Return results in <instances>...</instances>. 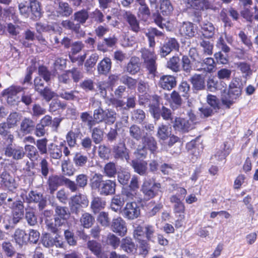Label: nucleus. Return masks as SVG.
I'll return each mask as SVG.
<instances>
[{
    "instance_id": "4468645a",
    "label": "nucleus",
    "mask_w": 258,
    "mask_h": 258,
    "mask_svg": "<svg viewBox=\"0 0 258 258\" xmlns=\"http://www.w3.org/2000/svg\"><path fill=\"white\" fill-rule=\"evenodd\" d=\"M170 202L173 204V211L175 217L184 218L185 206L178 197L174 195L170 197Z\"/></svg>"
},
{
    "instance_id": "37998d69",
    "label": "nucleus",
    "mask_w": 258,
    "mask_h": 258,
    "mask_svg": "<svg viewBox=\"0 0 258 258\" xmlns=\"http://www.w3.org/2000/svg\"><path fill=\"white\" fill-rule=\"evenodd\" d=\"M170 106L173 110H176L182 105V100L179 93L176 91H173L170 94Z\"/></svg>"
},
{
    "instance_id": "393cba45",
    "label": "nucleus",
    "mask_w": 258,
    "mask_h": 258,
    "mask_svg": "<svg viewBox=\"0 0 258 258\" xmlns=\"http://www.w3.org/2000/svg\"><path fill=\"white\" fill-rule=\"evenodd\" d=\"M42 243L44 246L49 248L55 245L57 247H62L63 243L56 237H53L49 234H44L42 238Z\"/></svg>"
},
{
    "instance_id": "423d86ee",
    "label": "nucleus",
    "mask_w": 258,
    "mask_h": 258,
    "mask_svg": "<svg viewBox=\"0 0 258 258\" xmlns=\"http://www.w3.org/2000/svg\"><path fill=\"white\" fill-rule=\"evenodd\" d=\"M0 185L2 188L10 191H14L18 186L15 179L6 170L0 173Z\"/></svg>"
},
{
    "instance_id": "58836bf2",
    "label": "nucleus",
    "mask_w": 258,
    "mask_h": 258,
    "mask_svg": "<svg viewBox=\"0 0 258 258\" xmlns=\"http://www.w3.org/2000/svg\"><path fill=\"white\" fill-rule=\"evenodd\" d=\"M235 66L241 72L244 78H246L252 75V71L249 63L245 61H239L235 62Z\"/></svg>"
},
{
    "instance_id": "0e129e2a",
    "label": "nucleus",
    "mask_w": 258,
    "mask_h": 258,
    "mask_svg": "<svg viewBox=\"0 0 258 258\" xmlns=\"http://www.w3.org/2000/svg\"><path fill=\"white\" fill-rule=\"evenodd\" d=\"M20 120L21 116L20 114L16 112H14L10 114L5 122L12 128H14L17 125Z\"/></svg>"
},
{
    "instance_id": "412c9836",
    "label": "nucleus",
    "mask_w": 258,
    "mask_h": 258,
    "mask_svg": "<svg viewBox=\"0 0 258 258\" xmlns=\"http://www.w3.org/2000/svg\"><path fill=\"white\" fill-rule=\"evenodd\" d=\"M177 84L176 78L172 75H163L160 78L159 86L164 90H171Z\"/></svg>"
},
{
    "instance_id": "864d4df0",
    "label": "nucleus",
    "mask_w": 258,
    "mask_h": 258,
    "mask_svg": "<svg viewBox=\"0 0 258 258\" xmlns=\"http://www.w3.org/2000/svg\"><path fill=\"white\" fill-rule=\"evenodd\" d=\"M2 248L5 254L8 257H12L16 254L14 246L10 241H4L2 244Z\"/></svg>"
},
{
    "instance_id": "13d9d810",
    "label": "nucleus",
    "mask_w": 258,
    "mask_h": 258,
    "mask_svg": "<svg viewBox=\"0 0 258 258\" xmlns=\"http://www.w3.org/2000/svg\"><path fill=\"white\" fill-rule=\"evenodd\" d=\"M131 118L136 123H141L146 118L144 111L140 109L134 110L131 113Z\"/></svg>"
},
{
    "instance_id": "09e8293b",
    "label": "nucleus",
    "mask_w": 258,
    "mask_h": 258,
    "mask_svg": "<svg viewBox=\"0 0 258 258\" xmlns=\"http://www.w3.org/2000/svg\"><path fill=\"white\" fill-rule=\"evenodd\" d=\"M14 238L16 243L19 245H22L28 241L27 234L25 233V231L20 229L16 230Z\"/></svg>"
},
{
    "instance_id": "a19ab883",
    "label": "nucleus",
    "mask_w": 258,
    "mask_h": 258,
    "mask_svg": "<svg viewBox=\"0 0 258 258\" xmlns=\"http://www.w3.org/2000/svg\"><path fill=\"white\" fill-rule=\"evenodd\" d=\"M104 181L102 174L95 173L90 179V185L92 189L98 190Z\"/></svg>"
},
{
    "instance_id": "bb28decb",
    "label": "nucleus",
    "mask_w": 258,
    "mask_h": 258,
    "mask_svg": "<svg viewBox=\"0 0 258 258\" xmlns=\"http://www.w3.org/2000/svg\"><path fill=\"white\" fill-rule=\"evenodd\" d=\"M117 39L114 35L104 38L102 42H98L97 49L102 52H106L108 47H113L117 43Z\"/></svg>"
},
{
    "instance_id": "1a4fd4ad",
    "label": "nucleus",
    "mask_w": 258,
    "mask_h": 258,
    "mask_svg": "<svg viewBox=\"0 0 258 258\" xmlns=\"http://www.w3.org/2000/svg\"><path fill=\"white\" fill-rule=\"evenodd\" d=\"M88 176L85 174H80L76 177L75 181L68 178L67 180V187L71 192H76L79 188H84L88 183Z\"/></svg>"
},
{
    "instance_id": "ea45409f",
    "label": "nucleus",
    "mask_w": 258,
    "mask_h": 258,
    "mask_svg": "<svg viewBox=\"0 0 258 258\" xmlns=\"http://www.w3.org/2000/svg\"><path fill=\"white\" fill-rule=\"evenodd\" d=\"M34 122L29 118H24L21 123L20 130L26 134L31 133L34 130Z\"/></svg>"
},
{
    "instance_id": "f3484780",
    "label": "nucleus",
    "mask_w": 258,
    "mask_h": 258,
    "mask_svg": "<svg viewBox=\"0 0 258 258\" xmlns=\"http://www.w3.org/2000/svg\"><path fill=\"white\" fill-rule=\"evenodd\" d=\"M143 146L149 150L151 154L155 155L158 153V147L156 140L151 135L146 133L142 140Z\"/></svg>"
},
{
    "instance_id": "9d476101",
    "label": "nucleus",
    "mask_w": 258,
    "mask_h": 258,
    "mask_svg": "<svg viewBox=\"0 0 258 258\" xmlns=\"http://www.w3.org/2000/svg\"><path fill=\"white\" fill-rule=\"evenodd\" d=\"M24 201L16 200L11 204L12 213V223L17 224L23 218L24 215Z\"/></svg>"
},
{
    "instance_id": "680f3d73",
    "label": "nucleus",
    "mask_w": 258,
    "mask_h": 258,
    "mask_svg": "<svg viewBox=\"0 0 258 258\" xmlns=\"http://www.w3.org/2000/svg\"><path fill=\"white\" fill-rule=\"evenodd\" d=\"M58 82L60 85L71 86L73 84V81L70 77L68 70L65 71L62 74L57 76Z\"/></svg>"
},
{
    "instance_id": "3c124183",
    "label": "nucleus",
    "mask_w": 258,
    "mask_h": 258,
    "mask_svg": "<svg viewBox=\"0 0 258 258\" xmlns=\"http://www.w3.org/2000/svg\"><path fill=\"white\" fill-rule=\"evenodd\" d=\"M105 204V201L101 198L94 197L91 202V207L94 213H97L104 208Z\"/></svg>"
},
{
    "instance_id": "c03bdc74",
    "label": "nucleus",
    "mask_w": 258,
    "mask_h": 258,
    "mask_svg": "<svg viewBox=\"0 0 258 258\" xmlns=\"http://www.w3.org/2000/svg\"><path fill=\"white\" fill-rule=\"evenodd\" d=\"M117 119V113L116 111L111 108H106L105 109L104 121V123L106 125L113 124Z\"/></svg>"
},
{
    "instance_id": "de8ad7c7",
    "label": "nucleus",
    "mask_w": 258,
    "mask_h": 258,
    "mask_svg": "<svg viewBox=\"0 0 258 258\" xmlns=\"http://www.w3.org/2000/svg\"><path fill=\"white\" fill-rule=\"evenodd\" d=\"M128 132L130 136L136 141L142 140L144 133V131L136 124L131 125Z\"/></svg>"
},
{
    "instance_id": "ddd939ff",
    "label": "nucleus",
    "mask_w": 258,
    "mask_h": 258,
    "mask_svg": "<svg viewBox=\"0 0 258 258\" xmlns=\"http://www.w3.org/2000/svg\"><path fill=\"white\" fill-rule=\"evenodd\" d=\"M179 48V44L175 38H170L161 45L159 48V54L161 57H164L172 51L176 50Z\"/></svg>"
},
{
    "instance_id": "a878e982",
    "label": "nucleus",
    "mask_w": 258,
    "mask_h": 258,
    "mask_svg": "<svg viewBox=\"0 0 258 258\" xmlns=\"http://www.w3.org/2000/svg\"><path fill=\"white\" fill-rule=\"evenodd\" d=\"M123 16L128 24L131 30L135 32H138L140 30L139 21L131 12H125Z\"/></svg>"
},
{
    "instance_id": "f704fd0d",
    "label": "nucleus",
    "mask_w": 258,
    "mask_h": 258,
    "mask_svg": "<svg viewBox=\"0 0 258 258\" xmlns=\"http://www.w3.org/2000/svg\"><path fill=\"white\" fill-rule=\"evenodd\" d=\"M201 28L202 34L205 38H211L214 35L215 28L212 23L204 22L201 25Z\"/></svg>"
},
{
    "instance_id": "b1692460",
    "label": "nucleus",
    "mask_w": 258,
    "mask_h": 258,
    "mask_svg": "<svg viewBox=\"0 0 258 258\" xmlns=\"http://www.w3.org/2000/svg\"><path fill=\"white\" fill-rule=\"evenodd\" d=\"M197 32V28L191 22H183L179 28V32L183 36L192 37Z\"/></svg>"
},
{
    "instance_id": "338daca9",
    "label": "nucleus",
    "mask_w": 258,
    "mask_h": 258,
    "mask_svg": "<svg viewBox=\"0 0 258 258\" xmlns=\"http://www.w3.org/2000/svg\"><path fill=\"white\" fill-rule=\"evenodd\" d=\"M80 117L83 122L87 123L89 130H91L94 126L96 125L93 116L90 115L87 112L82 113Z\"/></svg>"
},
{
    "instance_id": "774afa93",
    "label": "nucleus",
    "mask_w": 258,
    "mask_h": 258,
    "mask_svg": "<svg viewBox=\"0 0 258 258\" xmlns=\"http://www.w3.org/2000/svg\"><path fill=\"white\" fill-rule=\"evenodd\" d=\"M105 242L115 249L119 245L120 241L118 237L110 233L106 236Z\"/></svg>"
},
{
    "instance_id": "603ef678",
    "label": "nucleus",
    "mask_w": 258,
    "mask_h": 258,
    "mask_svg": "<svg viewBox=\"0 0 258 258\" xmlns=\"http://www.w3.org/2000/svg\"><path fill=\"white\" fill-rule=\"evenodd\" d=\"M25 153L27 152V157L31 161L37 160L39 155L37 148L33 145H26L24 148Z\"/></svg>"
},
{
    "instance_id": "20e7f679",
    "label": "nucleus",
    "mask_w": 258,
    "mask_h": 258,
    "mask_svg": "<svg viewBox=\"0 0 258 258\" xmlns=\"http://www.w3.org/2000/svg\"><path fill=\"white\" fill-rule=\"evenodd\" d=\"M160 188V183L155 182L151 179H145L142 186V191L147 200H150L157 196L161 191Z\"/></svg>"
},
{
    "instance_id": "f257e3e1",
    "label": "nucleus",
    "mask_w": 258,
    "mask_h": 258,
    "mask_svg": "<svg viewBox=\"0 0 258 258\" xmlns=\"http://www.w3.org/2000/svg\"><path fill=\"white\" fill-rule=\"evenodd\" d=\"M89 18V12L83 9L74 13L73 20H66L61 21L60 25L66 30L71 31L78 38L83 37L85 31L81 28V25L86 23Z\"/></svg>"
},
{
    "instance_id": "6e6d98bb",
    "label": "nucleus",
    "mask_w": 258,
    "mask_h": 258,
    "mask_svg": "<svg viewBox=\"0 0 258 258\" xmlns=\"http://www.w3.org/2000/svg\"><path fill=\"white\" fill-rule=\"evenodd\" d=\"M29 9L35 19H39L41 17V8L37 0H29Z\"/></svg>"
},
{
    "instance_id": "5701e85b",
    "label": "nucleus",
    "mask_w": 258,
    "mask_h": 258,
    "mask_svg": "<svg viewBox=\"0 0 258 258\" xmlns=\"http://www.w3.org/2000/svg\"><path fill=\"white\" fill-rule=\"evenodd\" d=\"M175 130L181 133H187L195 127L186 118H176L173 124Z\"/></svg>"
},
{
    "instance_id": "c9c22d12",
    "label": "nucleus",
    "mask_w": 258,
    "mask_h": 258,
    "mask_svg": "<svg viewBox=\"0 0 258 258\" xmlns=\"http://www.w3.org/2000/svg\"><path fill=\"white\" fill-rule=\"evenodd\" d=\"M57 13L62 17H69L73 12V8L67 2H60L58 4V7Z\"/></svg>"
},
{
    "instance_id": "79ce46f5",
    "label": "nucleus",
    "mask_w": 258,
    "mask_h": 258,
    "mask_svg": "<svg viewBox=\"0 0 258 258\" xmlns=\"http://www.w3.org/2000/svg\"><path fill=\"white\" fill-rule=\"evenodd\" d=\"M166 67L173 72H179L181 68L179 57L178 56H173L170 58L167 62Z\"/></svg>"
},
{
    "instance_id": "c85d7f7f",
    "label": "nucleus",
    "mask_w": 258,
    "mask_h": 258,
    "mask_svg": "<svg viewBox=\"0 0 258 258\" xmlns=\"http://www.w3.org/2000/svg\"><path fill=\"white\" fill-rule=\"evenodd\" d=\"M70 215V213L67 207L59 206L55 207L54 218H58L61 222L66 225Z\"/></svg>"
},
{
    "instance_id": "6ab92c4d",
    "label": "nucleus",
    "mask_w": 258,
    "mask_h": 258,
    "mask_svg": "<svg viewBox=\"0 0 258 258\" xmlns=\"http://www.w3.org/2000/svg\"><path fill=\"white\" fill-rule=\"evenodd\" d=\"M83 136L79 127L72 128L66 136V142L70 148H73L77 145V140L81 139Z\"/></svg>"
},
{
    "instance_id": "f8f14e48",
    "label": "nucleus",
    "mask_w": 258,
    "mask_h": 258,
    "mask_svg": "<svg viewBox=\"0 0 258 258\" xmlns=\"http://www.w3.org/2000/svg\"><path fill=\"white\" fill-rule=\"evenodd\" d=\"M67 180H68V178L63 176L54 174L50 176L47 181L50 193L53 194L59 186L62 185L63 184L67 186Z\"/></svg>"
},
{
    "instance_id": "69168bd1",
    "label": "nucleus",
    "mask_w": 258,
    "mask_h": 258,
    "mask_svg": "<svg viewBox=\"0 0 258 258\" xmlns=\"http://www.w3.org/2000/svg\"><path fill=\"white\" fill-rule=\"evenodd\" d=\"M25 219L27 224L31 226H35L37 223V219L35 212L31 209H26Z\"/></svg>"
},
{
    "instance_id": "2f4dec72",
    "label": "nucleus",
    "mask_w": 258,
    "mask_h": 258,
    "mask_svg": "<svg viewBox=\"0 0 258 258\" xmlns=\"http://www.w3.org/2000/svg\"><path fill=\"white\" fill-rule=\"evenodd\" d=\"M140 58L138 57L133 56L127 64L126 71L131 75H135L140 71Z\"/></svg>"
},
{
    "instance_id": "e2e57ef3",
    "label": "nucleus",
    "mask_w": 258,
    "mask_h": 258,
    "mask_svg": "<svg viewBox=\"0 0 258 258\" xmlns=\"http://www.w3.org/2000/svg\"><path fill=\"white\" fill-rule=\"evenodd\" d=\"M80 222L84 228H89L93 224L94 218L90 214L85 213L82 215Z\"/></svg>"
},
{
    "instance_id": "4c0bfd02",
    "label": "nucleus",
    "mask_w": 258,
    "mask_h": 258,
    "mask_svg": "<svg viewBox=\"0 0 258 258\" xmlns=\"http://www.w3.org/2000/svg\"><path fill=\"white\" fill-rule=\"evenodd\" d=\"M120 247L127 253H133L136 250L135 244L133 240L128 237L122 239Z\"/></svg>"
},
{
    "instance_id": "7c9ffc66",
    "label": "nucleus",
    "mask_w": 258,
    "mask_h": 258,
    "mask_svg": "<svg viewBox=\"0 0 258 258\" xmlns=\"http://www.w3.org/2000/svg\"><path fill=\"white\" fill-rule=\"evenodd\" d=\"M46 226L48 230L54 233H60L61 230V227L66 228L67 225L61 222L58 218H54V221H46Z\"/></svg>"
},
{
    "instance_id": "f03ea898",
    "label": "nucleus",
    "mask_w": 258,
    "mask_h": 258,
    "mask_svg": "<svg viewBox=\"0 0 258 258\" xmlns=\"http://www.w3.org/2000/svg\"><path fill=\"white\" fill-rule=\"evenodd\" d=\"M242 83L237 78L232 79L229 85V90L226 96L222 98V104L229 108L241 95Z\"/></svg>"
},
{
    "instance_id": "a211bd4d",
    "label": "nucleus",
    "mask_w": 258,
    "mask_h": 258,
    "mask_svg": "<svg viewBox=\"0 0 258 258\" xmlns=\"http://www.w3.org/2000/svg\"><path fill=\"white\" fill-rule=\"evenodd\" d=\"M111 230L119 236H123L127 232L125 221L121 217L113 219L111 224Z\"/></svg>"
},
{
    "instance_id": "a18cd8bd",
    "label": "nucleus",
    "mask_w": 258,
    "mask_h": 258,
    "mask_svg": "<svg viewBox=\"0 0 258 258\" xmlns=\"http://www.w3.org/2000/svg\"><path fill=\"white\" fill-rule=\"evenodd\" d=\"M124 203V198L120 195L114 196L110 204V208L114 212L121 211V207Z\"/></svg>"
},
{
    "instance_id": "473e14b6",
    "label": "nucleus",
    "mask_w": 258,
    "mask_h": 258,
    "mask_svg": "<svg viewBox=\"0 0 258 258\" xmlns=\"http://www.w3.org/2000/svg\"><path fill=\"white\" fill-rule=\"evenodd\" d=\"M189 81L195 90H202L205 88V79L201 75L195 74L190 78Z\"/></svg>"
},
{
    "instance_id": "4d7b16f0",
    "label": "nucleus",
    "mask_w": 258,
    "mask_h": 258,
    "mask_svg": "<svg viewBox=\"0 0 258 258\" xmlns=\"http://www.w3.org/2000/svg\"><path fill=\"white\" fill-rule=\"evenodd\" d=\"M88 160L87 156L82 155L81 153H76L73 159L75 166L78 168L84 167Z\"/></svg>"
},
{
    "instance_id": "c756f323",
    "label": "nucleus",
    "mask_w": 258,
    "mask_h": 258,
    "mask_svg": "<svg viewBox=\"0 0 258 258\" xmlns=\"http://www.w3.org/2000/svg\"><path fill=\"white\" fill-rule=\"evenodd\" d=\"M61 146H62V143H61L59 146L53 143H51L48 145L47 153L51 159H60L61 158L62 154Z\"/></svg>"
},
{
    "instance_id": "39448f33",
    "label": "nucleus",
    "mask_w": 258,
    "mask_h": 258,
    "mask_svg": "<svg viewBox=\"0 0 258 258\" xmlns=\"http://www.w3.org/2000/svg\"><path fill=\"white\" fill-rule=\"evenodd\" d=\"M120 213L125 219L133 220L140 216V208L136 202H128L120 211Z\"/></svg>"
},
{
    "instance_id": "8fccbe9b",
    "label": "nucleus",
    "mask_w": 258,
    "mask_h": 258,
    "mask_svg": "<svg viewBox=\"0 0 258 258\" xmlns=\"http://www.w3.org/2000/svg\"><path fill=\"white\" fill-rule=\"evenodd\" d=\"M91 130V137L94 143L96 144H100L104 138V132L103 130L99 127H92Z\"/></svg>"
},
{
    "instance_id": "4be33fe9",
    "label": "nucleus",
    "mask_w": 258,
    "mask_h": 258,
    "mask_svg": "<svg viewBox=\"0 0 258 258\" xmlns=\"http://www.w3.org/2000/svg\"><path fill=\"white\" fill-rule=\"evenodd\" d=\"M112 152L114 157L115 159L125 160L128 161L130 159V156L127 152V149L125 147L124 143H120L113 146Z\"/></svg>"
},
{
    "instance_id": "dca6fc26",
    "label": "nucleus",
    "mask_w": 258,
    "mask_h": 258,
    "mask_svg": "<svg viewBox=\"0 0 258 258\" xmlns=\"http://www.w3.org/2000/svg\"><path fill=\"white\" fill-rule=\"evenodd\" d=\"M87 246L97 258H108L107 253L103 250L100 242L94 240H88Z\"/></svg>"
},
{
    "instance_id": "cd10ccee",
    "label": "nucleus",
    "mask_w": 258,
    "mask_h": 258,
    "mask_svg": "<svg viewBox=\"0 0 258 258\" xmlns=\"http://www.w3.org/2000/svg\"><path fill=\"white\" fill-rule=\"evenodd\" d=\"M12 128L5 122L0 123V136L11 143L14 140V136L12 132Z\"/></svg>"
},
{
    "instance_id": "72a5a7b5",
    "label": "nucleus",
    "mask_w": 258,
    "mask_h": 258,
    "mask_svg": "<svg viewBox=\"0 0 258 258\" xmlns=\"http://www.w3.org/2000/svg\"><path fill=\"white\" fill-rule=\"evenodd\" d=\"M146 36L148 37L149 46L154 47L155 45V36H162L163 33L155 28H150L145 32Z\"/></svg>"
},
{
    "instance_id": "5fc2aeb1",
    "label": "nucleus",
    "mask_w": 258,
    "mask_h": 258,
    "mask_svg": "<svg viewBox=\"0 0 258 258\" xmlns=\"http://www.w3.org/2000/svg\"><path fill=\"white\" fill-rule=\"evenodd\" d=\"M160 10L163 15H169L173 8L169 0H161L160 3Z\"/></svg>"
},
{
    "instance_id": "6e6552de",
    "label": "nucleus",
    "mask_w": 258,
    "mask_h": 258,
    "mask_svg": "<svg viewBox=\"0 0 258 258\" xmlns=\"http://www.w3.org/2000/svg\"><path fill=\"white\" fill-rule=\"evenodd\" d=\"M89 201L87 197L79 194L71 198L70 203V209L73 213L78 214L81 207H86L88 205Z\"/></svg>"
},
{
    "instance_id": "2eb2a0df",
    "label": "nucleus",
    "mask_w": 258,
    "mask_h": 258,
    "mask_svg": "<svg viewBox=\"0 0 258 258\" xmlns=\"http://www.w3.org/2000/svg\"><path fill=\"white\" fill-rule=\"evenodd\" d=\"M116 184L115 180L106 179L104 181L97 191L101 196H108L115 193Z\"/></svg>"
},
{
    "instance_id": "7ed1b4c3",
    "label": "nucleus",
    "mask_w": 258,
    "mask_h": 258,
    "mask_svg": "<svg viewBox=\"0 0 258 258\" xmlns=\"http://www.w3.org/2000/svg\"><path fill=\"white\" fill-rule=\"evenodd\" d=\"M141 57L150 74L155 75L157 71L156 55L154 51L144 48L141 49Z\"/></svg>"
},
{
    "instance_id": "bf43d9fd",
    "label": "nucleus",
    "mask_w": 258,
    "mask_h": 258,
    "mask_svg": "<svg viewBox=\"0 0 258 258\" xmlns=\"http://www.w3.org/2000/svg\"><path fill=\"white\" fill-rule=\"evenodd\" d=\"M103 173L109 178L115 177L117 173L115 164L113 162H109L105 164Z\"/></svg>"
},
{
    "instance_id": "49530a36",
    "label": "nucleus",
    "mask_w": 258,
    "mask_h": 258,
    "mask_svg": "<svg viewBox=\"0 0 258 258\" xmlns=\"http://www.w3.org/2000/svg\"><path fill=\"white\" fill-rule=\"evenodd\" d=\"M112 62L108 57L102 59L98 65V71L100 74H106L111 69Z\"/></svg>"
},
{
    "instance_id": "e433bc0d",
    "label": "nucleus",
    "mask_w": 258,
    "mask_h": 258,
    "mask_svg": "<svg viewBox=\"0 0 258 258\" xmlns=\"http://www.w3.org/2000/svg\"><path fill=\"white\" fill-rule=\"evenodd\" d=\"M131 165L134 171L140 175H146L147 173V163L146 162H140L132 160Z\"/></svg>"
},
{
    "instance_id": "052dcab7",
    "label": "nucleus",
    "mask_w": 258,
    "mask_h": 258,
    "mask_svg": "<svg viewBox=\"0 0 258 258\" xmlns=\"http://www.w3.org/2000/svg\"><path fill=\"white\" fill-rule=\"evenodd\" d=\"M39 172L41 173L42 177L47 178L49 172L50 166L48 162L45 158H43L39 163Z\"/></svg>"
},
{
    "instance_id": "9b49d317",
    "label": "nucleus",
    "mask_w": 258,
    "mask_h": 258,
    "mask_svg": "<svg viewBox=\"0 0 258 258\" xmlns=\"http://www.w3.org/2000/svg\"><path fill=\"white\" fill-rule=\"evenodd\" d=\"M26 201L28 203H34L38 204L40 210H43L46 205L47 201L43 194L37 190H31L26 196Z\"/></svg>"
},
{
    "instance_id": "0eeeda50",
    "label": "nucleus",
    "mask_w": 258,
    "mask_h": 258,
    "mask_svg": "<svg viewBox=\"0 0 258 258\" xmlns=\"http://www.w3.org/2000/svg\"><path fill=\"white\" fill-rule=\"evenodd\" d=\"M5 155L8 157H11L15 160H20L25 157V152L23 147L13 145L10 144L4 148Z\"/></svg>"
},
{
    "instance_id": "aec40b11",
    "label": "nucleus",
    "mask_w": 258,
    "mask_h": 258,
    "mask_svg": "<svg viewBox=\"0 0 258 258\" xmlns=\"http://www.w3.org/2000/svg\"><path fill=\"white\" fill-rule=\"evenodd\" d=\"M24 88L19 86L12 85L8 88L5 89L2 92L3 97H7L9 104H13L15 101V97L17 94L23 91Z\"/></svg>"
}]
</instances>
